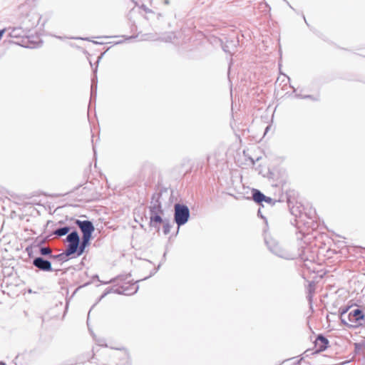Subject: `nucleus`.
Returning a JSON list of instances; mask_svg holds the SVG:
<instances>
[{
	"label": "nucleus",
	"mask_w": 365,
	"mask_h": 365,
	"mask_svg": "<svg viewBox=\"0 0 365 365\" xmlns=\"http://www.w3.org/2000/svg\"><path fill=\"white\" fill-rule=\"evenodd\" d=\"M93 236H82L81 240L76 230H72L66 237V242L70 245L74 254L81 256L85 252L86 248L90 245Z\"/></svg>",
	"instance_id": "f257e3e1"
},
{
	"label": "nucleus",
	"mask_w": 365,
	"mask_h": 365,
	"mask_svg": "<svg viewBox=\"0 0 365 365\" xmlns=\"http://www.w3.org/2000/svg\"><path fill=\"white\" fill-rule=\"evenodd\" d=\"M138 289V286H135L133 284L132 286L127 285V283H124L120 286L114 285L111 287H108L105 292L100 297L98 302L101 301L103 298H104L109 293H115L118 294H124V295H131L137 292Z\"/></svg>",
	"instance_id": "f03ea898"
},
{
	"label": "nucleus",
	"mask_w": 365,
	"mask_h": 365,
	"mask_svg": "<svg viewBox=\"0 0 365 365\" xmlns=\"http://www.w3.org/2000/svg\"><path fill=\"white\" fill-rule=\"evenodd\" d=\"M190 212L188 207L184 204L176 203L174 205V220L178 227L188 221Z\"/></svg>",
	"instance_id": "7ed1b4c3"
},
{
	"label": "nucleus",
	"mask_w": 365,
	"mask_h": 365,
	"mask_svg": "<svg viewBox=\"0 0 365 365\" xmlns=\"http://www.w3.org/2000/svg\"><path fill=\"white\" fill-rule=\"evenodd\" d=\"M75 224L80 229L82 236H93L95 227L93 222L90 220H76Z\"/></svg>",
	"instance_id": "20e7f679"
},
{
	"label": "nucleus",
	"mask_w": 365,
	"mask_h": 365,
	"mask_svg": "<svg viewBox=\"0 0 365 365\" xmlns=\"http://www.w3.org/2000/svg\"><path fill=\"white\" fill-rule=\"evenodd\" d=\"M32 264L41 271L51 272L53 270L51 261L43 257H36L33 259Z\"/></svg>",
	"instance_id": "39448f33"
},
{
	"label": "nucleus",
	"mask_w": 365,
	"mask_h": 365,
	"mask_svg": "<svg viewBox=\"0 0 365 365\" xmlns=\"http://www.w3.org/2000/svg\"><path fill=\"white\" fill-rule=\"evenodd\" d=\"M269 250L274 255L285 258L287 257L286 251L279 245L278 242L271 240L270 241L266 240Z\"/></svg>",
	"instance_id": "423d86ee"
},
{
	"label": "nucleus",
	"mask_w": 365,
	"mask_h": 365,
	"mask_svg": "<svg viewBox=\"0 0 365 365\" xmlns=\"http://www.w3.org/2000/svg\"><path fill=\"white\" fill-rule=\"evenodd\" d=\"M74 255L73 250H71L70 245L68 244L66 248V250L58 255H51V259L58 260L61 262H65L68 260V257Z\"/></svg>",
	"instance_id": "0eeeda50"
},
{
	"label": "nucleus",
	"mask_w": 365,
	"mask_h": 365,
	"mask_svg": "<svg viewBox=\"0 0 365 365\" xmlns=\"http://www.w3.org/2000/svg\"><path fill=\"white\" fill-rule=\"evenodd\" d=\"M162 197V192L158 191L153 194L150 200V205L148 207L149 210H153V207H155V210H162V202L161 199Z\"/></svg>",
	"instance_id": "6e6552de"
},
{
	"label": "nucleus",
	"mask_w": 365,
	"mask_h": 365,
	"mask_svg": "<svg viewBox=\"0 0 365 365\" xmlns=\"http://www.w3.org/2000/svg\"><path fill=\"white\" fill-rule=\"evenodd\" d=\"M329 340L322 334H319L315 341V346H318V349L315 353H320L325 351L329 346Z\"/></svg>",
	"instance_id": "1a4fd4ad"
},
{
	"label": "nucleus",
	"mask_w": 365,
	"mask_h": 365,
	"mask_svg": "<svg viewBox=\"0 0 365 365\" xmlns=\"http://www.w3.org/2000/svg\"><path fill=\"white\" fill-rule=\"evenodd\" d=\"M349 320L352 322H357L364 319V314L363 311L360 309H356L349 314Z\"/></svg>",
	"instance_id": "9d476101"
},
{
	"label": "nucleus",
	"mask_w": 365,
	"mask_h": 365,
	"mask_svg": "<svg viewBox=\"0 0 365 365\" xmlns=\"http://www.w3.org/2000/svg\"><path fill=\"white\" fill-rule=\"evenodd\" d=\"M252 198L256 203L262 205L265 195L260 190L253 188L252 190Z\"/></svg>",
	"instance_id": "9b49d317"
},
{
	"label": "nucleus",
	"mask_w": 365,
	"mask_h": 365,
	"mask_svg": "<svg viewBox=\"0 0 365 365\" xmlns=\"http://www.w3.org/2000/svg\"><path fill=\"white\" fill-rule=\"evenodd\" d=\"M71 227L70 226H63L60 227H56L53 232L51 235H56L58 237H63L66 235H68L71 231Z\"/></svg>",
	"instance_id": "f8f14e48"
},
{
	"label": "nucleus",
	"mask_w": 365,
	"mask_h": 365,
	"mask_svg": "<svg viewBox=\"0 0 365 365\" xmlns=\"http://www.w3.org/2000/svg\"><path fill=\"white\" fill-rule=\"evenodd\" d=\"M6 30L9 31V35L11 38L23 37L25 34L24 31L21 27H9Z\"/></svg>",
	"instance_id": "ddd939ff"
},
{
	"label": "nucleus",
	"mask_w": 365,
	"mask_h": 365,
	"mask_svg": "<svg viewBox=\"0 0 365 365\" xmlns=\"http://www.w3.org/2000/svg\"><path fill=\"white\" fill-rule=\"evenodd\" d=\"M165 221V219H163L162 215H158L156 218H155L153 221L149 222L150 227H153L157 229V230H160V225Z\"/></svg>",
	"instance_id": "4468645a"
},
{
	"label": "nucleus",
	"mask_w": 365,
	"mask_h": 365,
	"mask_svg": "<svg viewBox=\"0 0 365 365\" xmlns=\"http://www.w3.org/2000/svg\"><path fill=\"white\" fill-rule=\"evenodd\" d=\"M97 78L96 77L92 78L91 86V99L96 98L97 91Z\"/></svg>",
	"instance_id": "2eb2a0df"
},
{
	"label": "nucleus",
	"mask_w": 365,
	"mask_h": 365,
	"mask_svg": "<svg viewBox=\"0 0 365 365\" xmlns=\"http://www.w3.org/2000/svg\"><path fill=\"white\" fill-rule=\"evenodd\" d=\"M163 210H155V207H153V210H149L150 215V221H153L155 218H156L160 215H163Z\"/></svg>",
	"instance_id": "dca6fc26"
},
{
	"label": "nucleus",
	"mask_w": 365,
	"mask_h": 365,
	"mask_svg": "<svg viewBox=\"0 0 365 365\" xmlns=\"http://www.w3.org/2000/svg\"><path fill=\"white\" fill-rule=\"evenodd\" d=\"M39 254L41 256H46L51 259V255H52V250L49 247H40Z\"/></svg>",
	"instance_id": "f3484780"
},
{
	"label": "nucleus",
	"mask_w": 365,
	"mask_h": 365,
	"mask_svg": "<svg viewBox=\"0 0 365 365\" xmlns=\"http://www.w3.org/2000/svg\"><path fill=\"white\" fill-rule=\"evenodd\" d=\"M130 277V275H119L115 278H113L111 279L110 281H108V282H102V281H100L102 284H107L108 283H114L115 282H118V280L120 281H125L126 279H128V278H129Z\"/></svg>",
	"instance_id": "a211bd4d"
},
{
	"label": "nucleus",
	"mask_w": 365,
	"mask_h": 365,
	"mask_svg": "<svg viewBox=\"0 0 365 365\" xmlns=\"http://www.w3.org/2000/svg\"><path fill=\"white\" fill-rule=\"evenodd\" d=\"M163 232L164 235H167L170 232L171 225L170 224V221L168 219H165V221L163 222Z\"/></svg>",
	"instance_id": "6ab92c4d"
},
{
	"label": "nucleus",
	"mask_w": 365,
	"mask_h": 365,
	"mask_svg": "<svg viewBox=\"0 0 365 365\" xmlns=\"http://www.w3.org/2000/svg\"><path fill=\"white\" fill-rule=\"evenodd\" d=\"M263 202H265L267 203H269V204H271V205H274L275 202H277V200H274L272 198L269 197H267L265 195V199L264 200Z\"/></svg>",
	"instance_id": "aec40b11"
},
{
	"label": "nucleus",
	"mask_w": 365,
	"mask_h": 365,
	"mask_svg": "<svg viewBox=\"0 0 365 365\" xmlns=\"http://www.w3.org/2000/svg\"><path fill=\"white\" fill-rule=\"evenodd\" d=\"M349 309V307H345L344 308H340L339 310L340 317H341L344 314H345Z\"/></svg>",
	"instance_id": "412c9836"
},
{
	"label": "nucleus",
	"mask_w": 365,
	"mask_h": 365,
	"mask_svg": "<svg viewBox=\"0 0 365 365\" xmlns=\"http://www.w3.org/2000/svg\"><path fill=\"white\" fill-rule=\"evenodd\" d=\"M41 43L42 42L41 41H38V43H33L31 45H26L25 47L26 48H36V47H39L41 46Z\"/></svg>",
	"instance_id": "4be33fe9"
},
{
	"label": "nucleus",
	"mask_w": 365,
	"mask_h": 365,
	"mask_svg": "<svg viewBox=\"0 0 365 365\" xmlns=\"http://www.w3.org/2000/svg\"><path fill=\"white\" fill-rule=\"evenodd\" d=\"M222 49L226 53H232V51L229 49V47L227 45L225 44V45H222Z\"/></svg>",
	"instance_id": "5701e85b"
},
{
	"label": "nucleus",
	"mask_w": 365,
	"mask_h": 365,
	"mask_svg": "<svg viewBox=\"0 0 365 365\" xmlns=\"http://www.w3.org/2000/svg\"><path fill=\"white\" fill-rule=\"evenodd\" d=\"M314 292V285L312 284H309V294H312Z\"/></svg>",
	"instance_id": "b1692460"
},
{
	"label": "nucleus",
	"mask_w": 365,
	"mask_h": 365,
	"mask_svg": "<svg viewBox=\"0 0 365 365\" xmlns=\"http://www.w3.org/2000/svg\"><path fill=\"white\" fill-rule=\"evenodd\" d=\"M257 215L261 217L262 219L264 220L265 222L267 223V219L265 218V217L264 215H262V212H261V210L259 209L258 211H257Z\"/></svg>",
	"instance_id": "393cba45"
},
{
	"label": "nucleus",
	"mask_w": 365,
	"mask_h": 365,
	"mask_svg": "<svg viewBox=\"0 0 365 365\" xmlns=\"http://www.w3.org/2000/svg\"><path fill=\"white\" fill-rule=\"evenodd\" d=\"M307 299H308L309 303L311 304L312 301V294H308Z\"/></svg>",
	"instance_id": "a878e982"
},
{
	"label": "nucleus",
	"mask_w": 365,
	"mask_h": 365,
	"mask_svg": "<svg viewBox=\"0 0 365 365\" xmlns=\"http://www.w3.org/2000/svg\"><path fill=\"white\" fill-rule=\"evenodd\" d=\"M340 319H341V323H342L344 325H346V326H348V325H349V324H348V323L346 322V320H345V319H344L342 318V317H340Z\"/></svg>",
	"instance_id": "bb28decb"
},
{
	"label": "nucleus",
	"mask_w": 365,
	"mask_h": 365,
	"mask_svg": "<svg viewBox=\"0 0 365 365\" xmlns=\"http://www.w3.org/2000/svg\"><path fill=\"white\" fill-rule=\"evenodd\" d=\"M362 346V344L361 345L360 344H357L356 343L355 344V348L356 349H360V347Z\"/></svg>",
	"instance_id": "cd10ccee"
},
{
	"label": "nucleus",
	"mask_w": 365,
	"mask_h": 365,
	"mask_svg": "<svg viewBox=\"0 0 365 365\" xmlns=\"http://www.w3.org/2000/svg\"><path fill=\"white\" fill-rule=\"evenodd\" d=\"M164 4L165 5H168L170 4V1L169 0H164Z\"/></svg>",
	"instance_id": "c85d7f7f"
},
{
	"label": "nucleus",
	"mask_w": 365,
	"mask_h": 365,
	"mask_svg": "<svg viewBox=\"0 0 365 365\" xmlns=\"http://www.w3.org/2000/svg\"><path fill=\"white\" fill-rule=\"evenodd\" d=\"M93 278L97 279L98 281H100V280H99V279H98V275H95V276L93 277Z\"/></svg>",
	"instance_id": "c756f323"
},
{
	"label": "nucleus",
	"mask_w": 365,
	"mask_h": 365,
	"mask_svg": "<svg viewBox=\"0 0 365 365\" xmlns=\"http://www.w3.org/2000/svg\"><path fill=\"white\" fill-rule=\"evenodd\" d=\"M0 365H6V364L4 361H0Z\"/></svg>",
	"instance_id": "7c9ffc66"
},
{
	"label": "nucleus",
	"mask_w": 365,
	"mask_h": 365,
	"mask_svg": "<svg viewBox=\"0 0 365 365\" xmlns=\"http://www.w3.org/2000/svg\"><path fill=\"white\" fill-rule=\"evenodd\" d=\"M58 223L61 225L63 224V221H59Z\"/></svg>",
	"instance_id": "2f4dec72"
},
{
	"label": "nucleus",
	"mask_w": 365,
	"mask_h": 365,
	"mask_svg": "<svg viewBox=\"0 0 365 365\" xmlns=\"http://www.w3.org/2000/svg\"><path fill=\"white\" fill-rule=\"evenodd\" d=\"M137 283H138V281H135V283H133V284L135 285V284H137ZM132 285H133V284L130 286H132Z\"/></svg>",
	"instance_id": "473e14b6"
},
{
	"label": "nucleus",
	"mask_w": 365,
	"mask_h": 365,
	"mask_svg": "<svg viewBox=\"0 0 365 365\" xmlns=\"http://www.w3.org/2000/svg\"><path fill=\"white\" fill-rule=\"evenodd\" d=\"M137 283H138V281H135V283H133V284L135 285V284H137ZM132 285H133V284L130 286H132Z\"/></svg>",
	"instance_id": "72a5a7b5"
},
{
	"label": "nucleus",
	"mask_w": 365,
	"mask_h": 365,
	"mask_svg": "<svg viewBox=\"0 0 365 365\" xmlns=\"http://www.w3.org/2000/svg\"><path fill=\"white\" fill-rule=\"evenodd\" d=\"M91 312V310L88 311V315H90V313Z\"/></svg>",
	"instance_id": "f704fd0d"
},
{
	"label": "nucleus",
	"mask_w": 365,
	"mask_h": 365,
	"mask_svg": "<svg viewBox=\"0 0 365 365\" xmlns=\"http://www.w3.org/2000/svg\"><path fill=\"white\" fill-rule=\"evenodd\" d=\"M91 312V310L88 311V315H90V313Z\"/></svg>",
	"instance_id": "c9c22d12"
},
{
	"label": "nucleus",
	"mask_w": 365,
	"mask_h": 365,
	"mask_svg": "<svg viewBox=\"0 0 365 365\" xmlns=\"http://www.w3.org/2000/svg\"><path fill=\"white\" fill-rule=\"evenodd\" d=\"M91 312V310L88 311V315H90V313Z\"/></svg>",
	"instance_id": "e433bc0d"
}]
</instances>
